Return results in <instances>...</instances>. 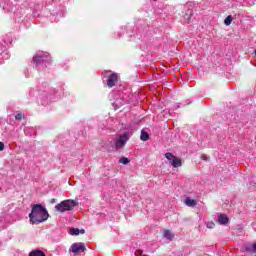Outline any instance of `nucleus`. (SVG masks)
Segmentation results:
<instances>
[{
	"label": "nucleus",
	"mask_w": 256,
	"mask_h": 256,
	"mask_svg": "<svg viewBox=\"0 0 256 256\" xmlns=\"http://www.w3.org/2000/svg\"><path fill=\"white\" fill-rule=\"evenodd\" d=\"M130 137L129 134L117 136L115 139V149H123L125 145H127V141H129Z\"/></svg>",
	"instance_id": "3"
},
{
	"label": "nucleus",
	"mask_w": 256,
	"mask_h": 256,
	"mask_svg": "<svg viewBox=\"0 0 256 256\" xmlns=\"http://www.w3.org/2000/svg\"><path fill=\"white\" fill-rule=\"evenodd\" d=\"M106 77H108L107 85L108 87H115V83H117L119 76L117 73H111V71L104 72Z\"/></svg>",
	"instance_id": "6"
},
{
	"label": "nucleus",
	"mask_w": 256,
	"mask_h": 256,
	"mask_svg": "<svg viewBox=\"0 0 256 256\" xmlns=\"http://www.w3.org/2000/svg\"><path fill=\"white\" fill-rule=\"evenodd\" d=\"M165 157L168 161H170L172 167L177 168V167H181V165H183L181 158H177L172 153H166Z\"/></svg>",
	"instance_id": "5"
},
{
	"label": "nucleus",
	"mask_w": 256,
	"mask_h": 256,
	"mask_svg": "<svg viewBox=\"0 0 256 256\" xmlns=\"http://www.w3.org/2000/svg\"><path fill=\"white\" fill-rule=\"evenodd\" d=\"M45 61H49V53L47 52L40 51L33 57V62L36 63V65L45 63Z\"/></svg>",
	"instance_id": "4"
},
{
	"label": "nucleus",
	"mask_w": 256,
	"mask_h": 256,
	"mask_svg": "<svg viewBox=\"0 0 256 256\" xmlns=\"http://www.w3.org/2000/svg\"><path fill=\"white\" fill-rule=\"evenodd\" d=\"M29 256H45V253L41 250H35L30 252Z\"/></svg>",
	"instance_id": "14"
},
{
	"label": "nucleus",
	"mask_w": 256,
	"mask_h": 256,
	"mask_svg": "<svg viewBox=\"0 0 256 256\" xmlns=\"http://www.w3.org/2000/svg\"><path fill=\"white\" fill-rule=\"evenodd\" d=\"M184 204L187 207H197V200L191 199L190 197H187L184 199Z\"/></svg>",
	"instance_id": "8"
},
{
	"label": "nucleus",
	"mask_w": 256,
	"mask_h": 256,
	"mask_svg": "<svg viewBox=\"0 0 256 256\" xmlns=\"http://www.w3.org/2000/svg\"><path fill=\"white\" fill-rule=\"evenodd\" d=\"M79 233H81L83 235V233H85L84 229H79V228H72L70 229V235H79Z\"/></svg>",
	"instance_id": "11"
},
{
	"label": "nucleus",
	"mask_w": 256,
	"mask_h": 256,
	"mask_svg": "<svg viewBox=\"0 0 256 256\" xmlns=\"http://www.w3.org/2000/svg\"><path fill=\"white\" fill-rule=\"evenodd\" d=\"M50 203H57V200L55 199V198H52L51 200H50Z\"/></svg>",
	"instance_id": "20"
},
{
	"label": "nucleus",
	"mask_w": 256,
	"mask_h": 256,
	"mask_svg": "<svg viewBox=\"0 0 256 256\" xmlns=\"http://www.w3.org/2000/svg\"><path fill=\"white\" fill-rule=\"evenodd\" d=\"M72 253L75 255H79V253H83L85 251L84 243H74L71 245Z\"/></svg>",
	"instance_id": "7"
},
{
	"label": "nucleus",
	"mask_w": 256,
	"mask_h": 256,
	"mask_svg": "<svg viewBox=\"0 0 256 256\" xmlns=\"http://www.w3.org/2000/svg\"><path fill=\"white\" fill-rule=\"evenodd\" d=\"M201 159H203L204 161H207V156L203 155V156H201Z\"/></svg>",
	"instance_id": "21"
},
{
	"label": "nucleus",
	"mask_w": 256,
	"mask_h": 256,
	"mask_svg": "<svg viewBox=\"0 0 256 256\" xmlns=\"http://www.w3.org/2000/svg\"><path fill=\"white\" fill-rule=\"evenodd\" d=\"M231 23H233V16L229 15L224 20V24L229 27V25H231Z\"/></svg>",
	"instance_id": "15"
},
{
	"label": "nucleus",
	"mask_w": 256,
	"mask_h": 256,
	"mask_svg": "<svg viewBox=\"0 0 256 256\" xmlns=\"http://www.w3.org/2000/svg\"><path fill=\"white\" fill-rule=\"evenodd\" d=\"M23 114L22 113H18V114H16V116H15V119H17L18 121H21V119H23Z\"/></svg>",
	"instance_id": "18"
},
{
	"label": "nucleus",
	"mask_w": 256,
	"mask_h": 256,
	"mask_svg": "<svg viewBox=\"0 0 256 256\" xmlns=\"http://www.w3.org/2000/svg\"><path fill=\"white\" fill-rule=\"evenodd\" d=\"M140 139L141 141H149V133L141 131Z\"/></svg>",
	"instance_id": "13"
},
{
	"label": "nucleus",
	"mask_w": 256,
	"mask_h": 256,
	"mask_svg": "<svg viewBox=\"0 0 256 256\" xmlns=\"http://www.w3.org/2000/svg\"><path fill=\"white\" fill-rule=\"evenodd\" d=\"M119 163H122V165H127L129 163V158L123 157L119 160Z\"/></svg>",
	"instance_id": "17"
},
{
	"label": "nucleus",
	"mask_w": 256,
	"mask_h": 256,
	"mask_svg": "<svg viewBox=\"0 0 256 256\" xmlns=\"http://www.w3.org/2000/svg\"><path fill=\"white\" fill-rule=\"evenodd\" d=\"M30 223L32 225H39V223H44L49 219V212L41 204H36L32 207V212L29 214Z\"/></svg>",
	"instance_id": "1"
},
{
	"label": "nucleus",
	"mask_w": 256,
	"mask_h": 256,
	"mask_svg": "<svg viewBox=\"0 0 256 256\" xmlns=\"http://www.w3.org/2000/svg\"><path fill=\"white\" fill-rule=\"evenodd\" d=\"M3 149H5V144H3V142H0V151H3Z\"/></svg>",
	"instance_id": "19"
},
{
	"label": "nucleus",
	"mask_w": 256,
	"mask_h": 256,
	"mask_svg": "<svg viewBox=\"0 0 256 256\" xmlns=\"http://www.w3.org/2000/svg\"><path fill=\"white\" fill-rule=\"evenodd\" d=\"M205 225H206L207 229H215V222H213V221L205 222Z\"/></svg>",
	"instance_id": "16"
},
{
	"label": "nucleus",
	"mask_w": 256,
	"mask_h": 256,
	"mask_svg": "<svg viewBox=\"0 0 256 256\" xmlns=\"http://www.w3.org/2000/svg\"><path fill=\"white\" fill-rule=\"evenodd\" d=\"M217 221L219 225H227L229 223V218L225 214H221L218 216Z\"/></svg>",
	"instance_id": "9"
},
{
	"label": "nucleus",
	"mask_w": 256,
	"mask_h": 256,
	"mask_svg": "<svg viewBox=\"0 0 256 256\" xmlns=\"http://www.w3.org/2000/svg\"><path fill=\"white\" fill-rule=\"evenodd\" d=\"M244 251H247L248 253H256V243L248 244L244 246Z\"/></svg>",
	"instance_id": "10"
},
{
	"label": "nucleus",
	"mask_w": 256,
	"mask_h": 256,
	"mask_svg": "<svg viewBox=\"0 0 256 256\" xmlns=\"http://www.w3.org/2000/svg\"><path fill=\"white\" fill-rule=\"evenodd\" d=\"M77 205H79V202H77V200L67 199L56 205L55 209L56 211H58V213H65L67 211H73V209H75Z\"/></svg>",
	"instance_id": "2"
},
{
	"label": "nucleus",
	"mask_w": 256,
	"mask_h": 256,
	"mask_svg": "<svg viewBox=\"0 0 256 256\" xmlns=\"http://www.w3.org/2000/svg\"><path fill=\"white\" fill-rule=\"evenodd\" d=\"M165 239H168V241H172L173 240V233H171V231L169 230H165L163 233Z\"/></svg>",
	"instance_id": "12"
}]
</instances>
